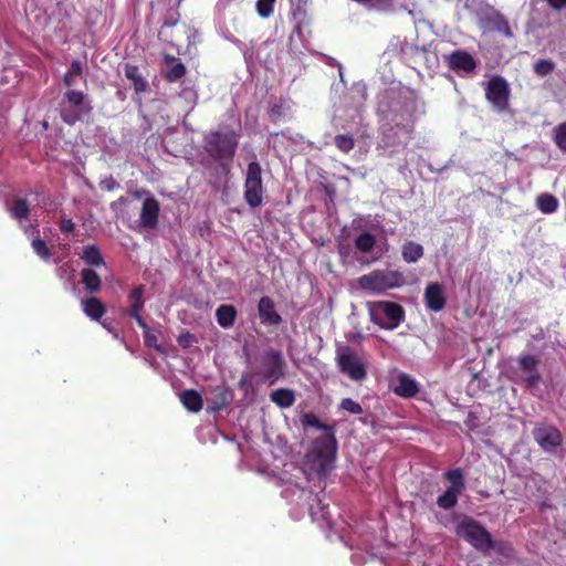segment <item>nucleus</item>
<instances>
[{"label": "nucleus", "mask_w": 566, "mask_h": 566, "mask_svg": "<svg viewBox=\"0 0 566 566\" xmlns=\"http://www.w3.org/2000/svg\"><path fill=\"white\" fill-rule=\"evenodd\" d=\"M334 144L338 150L344 154H348L355 147V139L349 134H337L334 137Z\"/></svg>", "instance_id": "e433bc0d"}, {"label": "nucleus", "mask_w": 566, "mask_h": 566, "mask_svg": "<svg viewBox=\"0 0 566 566\" xmlns=\"http://www.w3.org/2000/svg\"><path fill=\"white\" fill-rule=\"evenodd\" d=\"M415 132V122L411 118V115L408 118H403L402 116L395 115L391 119V123L387 124L382 128V138L387 146H399L402 143L398 138V134L402 133L408 138Z\"/></svg>", "instance_id": "9b49d317"}, {"label": "nucleus", "mask_w": 566, "mask_h": 566, "mask_svg": "<svg viewBox=\"0 0 566 566\" xmlns=\"http://www.w3.org/2000/svg\"><path fill=\"white\" fill-rule=\"evenodd\" d=\"M187 73L186 65L179 60L164 74V78L169 83H175L182 78Z\"/></svg>", "instance_id": "f704fd0d"}, {"label": "nucleus", "mask_w": 566, "mask_h": 566, "mask_svg": "<svg viewBox=\"0 0 566 566\" xmlns=\"http://www.w3.org/2000/svg\"><path fill=\"white\" fill-rule=\"evenodd\" d=\"M81 259L88 265L98 266V265L105 264L104 258H103L99 249L94 244L85 245L83 248Z\"/></svg>", "instance_id": "bb28decb"}, {"label": "nucleus", "mask_w": 566, "mask_h": 566, "mask_svg": "<svg viewBox=\"0 0 566 566\" xmlns=\"http://www.w3.org/2000/svg\"><path fill=\"white\" fill-rule=\"evenodd\" d=\"M232 400V394L224 387H218L214 391V397L210 402V410L219 412L229 407Z\"/></svg>", "instance_id": "393cba45"}, {"label": "nucleus", "mask_w": 566, "mask_h": 566, "mask_svg": "<svg viewBox=\"0 0 566 566\" xmlns=\"http://www.w3.org/2000/svg\"><path fill=\"white\" fill-rule=\"evenodd\" d=\"M424 302L429 310L439 312L446 306V296L440 283H430L424 290Z\"/></svg>", "instance_id": "dca6fc26"}, {"label": "nucleus", "mask_w": 566, "mask_h": 566, "mask_svg": "<svg viewBox=\"0 0 566 566\" xmlns=\"http://www.w3.org/2000/svg\"><path fill=\"white\" fill-rule=\"evenodd\" d=\"M518 368L523 373L522 381L527 388L536 387L542 380L538 371L539 360L531 354H522L518 357Z\"/></svg>", "instance_id": "ddd939ff"}, {"label": "nucleus", "mask_w": 566, "mask_h": 566, "mask_svg": "<svg viewBox=\"0 0 566 566\" xmlns=\"http://www.w3.org/2000/svg\"><path fill=\"white\" fill-rule=\"evenodd\" d=\"M405 282L403 275L398 271H373L358 279L363 290L382 293L389 289L400 287Z\"/></svg>", "instance_id": "39448f33"}, {"label": "nucleus", "mask_w": 566, "mask_h": 566, "mask_svg": "<svg viewBox=\"0 0 566 566\" xmlns=\"http://www.w3.org/2000/svg\"><path fill=\"white\" fill-rule=\"evenodd\" d=\"M159 202L154 198H146L140 211V224L147 229H154L158 223Z\"/></svg>", "instance_id": "f3484780"}, {"label": "nucleus", "mask_w": 566, "mask_h": 566, "mask_svg": "<svg viewBox=\"0 0 566 566\" xmlns=\"http://www.w3.org/2000/svg\"><path fill=\"white\" fill-rule=\"evenodd\" d=\"M203 143L205 150L214 160H232L238 148L237 134L232 129L211 130L203 137Z\"/></svg>", "instance_id": "f03ea898"}, {"label": "nucleus", "mask_w": 566, "mask_h": 566, "mask_svg": "<svg viewBox=\"0 0 566 566\" xmlns=\"http://www.w3.org/2000/svg\"><path fill=\"white\" fill-rule=\"evenodd\" d=\"M536 206L543 213L549 214L558 209V200L551 193H542L536 199Z\"/></svg>", "instance_id": "c85d7f7f"}, {"label": "nucleus", "mask_w": 566, "mask_h": 566, "mask_svg": "<svg viewBox=\"0 0 566 566\" xmlns=\"http://www.w3.org/2000/svg\"><path fill=\"white\" fill-rule=\"evenodd\" d=\"M403 318L405 311L398 303L381 301L375 305L373 319L384 328H395Z\"/></svg>", "instance_id": "1a4fd4ad"}, {"label": "nucleus", "mask_w": 566, "mask_h": 566, "mask_svg": "<svg viewBox=\"0 0 566 566\" xmlns=\"http://www.w3.org/2000/svg\"><path fill=\"white\" fill-rule=\"evenodd\" d=\"M555 69V64L552 60L539 59L534 63V72L538 76H547Z\"/></svg>", "instance_id": "4c0bfd02"}, {"label": "nucleus", "mask_w": 566, "mask_h": 566, "mask_svg": "<svg viewBox=\"0 0 566 566\" xmlns=\"http://www.w3.org/2000/svg\"><path fill=\"white\" fill-rule=\"evenodd\" d=\"M10 214L12 218L22 221L30 214V203L24 198H17L10 208Z\"/></svg>", "instance_id": "7c9ffc66"}, {"label": "nucleus", "mask_w": 566, "mask_h": 566, "mask_svg": "<svg viewBox=\"0 0 566 566\" xmlns=\"http://www.w3.org/2000/svg\"><path fill=\"white\" fill-rule=\"evenodd\" d=\"M443 476L451 483L449 489H453L454 491L461 493L465 489L464 476L461 469L457 468L448 470L444 472Z\"/></svg>", "instance_id": "2f4dec72"}, {"label": "nucleus", "mask_w": 566, "mask_h": 566, "mask_svg": "<svg viewBox=\"0 0 566 566\" xmlns=\"http://www.w3.org/2000/svg\"><path fill=\"white\" fill-rule=\"evenodd\" d=\"M337 439L335 431L325 432L323 436L313 440L312 455L316 471L321 476H326L334 468L337 453Z\"/></svg>", "instance_id": "f257e3e1"}, {"label": "nucleus", "mask_w": 566, "mask_h": 566, "mask_svg": "<svg viewBox=\"0 0 566 566\" xmlns=\"http://www.w3.org/2000/svg\"><path fill=\"white\" fill-rule=\"evenodd\" d=\"M59 228L63 234L73 233L75 231V223L71 218L62 216L59 222Z\"/></svg>", "instance_id": "c03bdc74"}, {"label": "nucleus", "mask_w": 566, "mask_h": 566, "mask_svg": "<svg viewBox=\"0 0 566 566\" xmlns=\"http://www.w3.org/2000/svg\"><path fill=\"white\" fill-rule=\"evenodd\" d=\"M64 84L69 87V90L76 84V77L70 73H65L63 77Z\"/></svg>", "instance_id": "8fccbe9b"}, {"label": "nucleus", "mask_w": 566, "mask_h": 566, "mask_svg": "<svg viewBox=\"0 0 566 566\" xmlns=\"http://www.w3.org/2000/svg\"><path fill=\"white\" fill-rule=\"evenodd\" d=\"M455 534L468 542L476 551L484 555L488 554V544L491 543L492 535L474 518L464 516L457 524Z\"/></svg>", "instance_id": "20e7f679"}, {"label": "nucleus", "mask_w": 566, "mask_h": 566, "mask_svg": "<svg viewBox=\"0 0 566 566\" xmlns=\"http://www.w3.org/2000/svg\"><path fill=\"white\" fill-rule=\"evenodd\" d=\"M237 314V308L231 304H222L216 310L217 322L223 328H230L233 326Z\"/></svg>", "instance_id": "b1692460"}, {"label": "nucleus", "mask_w": 566, "mask_h": 566, "mask_svg": "<svg viewBox=\"0 0 566 566\" xmlns=\"http://www.w3.org/2000/svg\"><path fill=\"white\" fill-rule=\"evenodd\" d=\"M423 255L422 245L408 241L402 247V258L408 263H415Z\"/></svg>", "instance_id": "cd10ccee"}, {"label": "nucleus", "mask_w": 566, "mask_h": 566, "mask_svg": "<svg viewBox=\"0 0 566 566\" xmlns=\"http://www.w3.org/2000/svg\"><path fill=\"white\" fill-rule=\"evenodd\" d=\"M177 342H178L179 346H181L182 348H188L195 342H197V339H196L195 335L187 332L185 334H181L178 337Z\"/></svg>", "instance_id": "a18cd8bd"}, {"label": "nucleus", "mask_w": 566, "mask_h": 566, "mask_svg": "<svg viewBox=\"0 0 566 566\" xmlns=\"http://www.w3.org/2000/svg\"><path fill=\"white\" fill-rule=\"evenodd\" d=\"M81 304L84 314L92 321L101 322L107 311L106 305L95 296L83 300Z\"/></svg>", "instance_id": "6ab92c4d"}, {"label": "nucleus", "mask_w": 566, "mask_h": 566, "mask_svg": "<svg viewBox=\"0 0 566 566\" xmlns=\"http://www.w3.org/2000/svg\"><path fill=\"white\" fill-rule=\"evenodd\" d=\"M125 76L133 83V87L136 94L146 92L148 83L145 77L140 74L139 67L134 64H125L124 67Z\"/></svg>", "instance_id": "412c9836"}, {"label": "nucleus", "mask_w": 566, "mask_h": 566, "mask_svg": "<svg viewBox=\"0 0 566 566\" xmlns=\"http://www.w3.org/2000/svg\"><path fill=\"white\" fill-rule=\"evenodd\" d=\"M375 237L369 232L360 233L355 240V247L363 253H369L375 245Z\"/></svg>", "instance_id": "c9c22d12"}, {"label": "nucleus", "mask_w": 566, "mask_h": 566, "mask_svg": "<svg viewBox=\"0 0 566 566\" xmlns=\"http://www.w3.org/2000/svg\"><path fill=\"white\" fill-rule=\"evenodd\" d=\"M534 440L544 451H554L563 443V436L560 431L547 424H537L532 431Z\"/></svg>", "instance_id": "f8f14e48"}, {"label": "nucleus", "mask_w": 566, "mask_h": 566, "mask_svg": "<svg viewBox=\"0 0 566 566\" xmlns=\"http://www.w3.org/2000/svg\"><path fill=\"white\" fill-rule=\"evenodd\" d=\"M262 168L258 161L248 164L244 180V200L251 208H258L263 201Z\"/></svg>", "instance_id": "0eeeda50"}, {"label": "nucleus", "mask_w": 566, "mask_h": 566, "mask_svg": "<svg viewBox=\"0 0 566 566\" xmlns=\"http://www.w3.org/2000/svg\"><path fill=\"white\" fill-rule=\"evenodd\" d=\"M163 60H164V63H165L166 65H172V64H175L177 61H179V59H178V57H176V56H174V55H170V54H165Z\"/></svg>", "instance_id": "3c124183"}, {"label": "nucleus", "mask_w": 566, "mask_h": 566, "mask_svg": "<svg viewBox=\"0 0 566 566\" xmlns=\"http://www.w3.org/2000/svg\"><path fill=\"white\" fill-rule=\"evenodd\" d=\"M270 398L280 408H289L295 402L294 391L289 388H279L273 390Z\"/></svg>", "instance_id": "a878e982"}, {"label": "nucleus", "mask_w": 566, "mask_h": 566, "mask_svg": "<svg viewBox=\"0 0 566 566\" xmlns=\"http://www.w3.org/2000/svg\"><path fill=\"white\" fill-rule=\"evenodd\" d=\"M496 29L503 33H505L506 35H511V29H510V25H509V22L507 20L504 18V17H500L499 20H497V23H496Z\"/></svg>", "instance_id": "de8ad7c7"}, {"label": "nucleus", "mask_w": 566, "mask_h": 566, "mask_svg": "<svg viewBox=\"0 0 566 566\" xmlns=\"http://www.w3.org/2000/svg\"><path fill=\"white\" fill-rule=\"evenodd\" d=\"M144 293H145V286L138 285L135 286L128 294V301L130 303L128 314L130 317H133L139 327H146V322L140 316V311L144 308L145 301H144Z\"/></svg>", "instance_id": "2eb2a0df"}, {"label": "nucleus", "mask_w": 566, "mask_h": 566, "mask_svg": "<svg viewBox=\"0 0 566 566\" xmlns=\"http://www.w3.org/2000/svg\"><path fill=\"white\" fill-rule=\"evenodd\" d=\"M184 407L190 412H199L202 409L203 401L201 395L195 389H186L179 395Z\"/></svg>", "instance_id": "5701e85b"}, {"label": "nucleus", "mask_w": 566, "mask_h": 566, "mask_svg": "<svg viewBox=\"0 0 566 566\" xmlns=\"http://www.w3.org/2000/svg\"><path fill=\"white\" fill-rule=\"evenodd\" d=\"M303 427H313L324 432L335 431V424L323 423L313 412H305L301 416Z\"/></svg>", "instance_id": "c756f323"}, {"label": "nucleus", "mask_w": 566, "mask_h": 566, "mask_svg": "<svg viewBox=\"0 0 566 566\" xmlns=\"http://www.w3.org/2000/svg\"><path fill=\"white\" fill-rule=\"evenodd\" d=\"M556 146L564 153H566V122L560 123L555 128L554 137Z\"/></svg>", "instance_id": "a19ab883"}, {"label": "nucleus", "mask_w": 566, "mask_h": 566, "mask_svg": "<svg viewBox=\"0 0 566 566\" xmlns=\"http://www.w3.org/2000/svg\"><path fill=\"white\" fill-rule=\"evenodd\" d=\"M419 391L417 382L407 374H401L398 377L394 392L403 398H412Z\"/></svg>", "instance_id": "aec40b11"}, {"label": "nucleus", "mask_w": 566, "mask_h": 566, "mask_svg": "<svg viewBox=\"0 0 566 566\" xmlns=\"http://www.w3.org/2000/svg\"><path fill=\"white\" fill-rule=\"evenodd\" d=\"M494 549L499 555L510 559L514 556L513 546L505 541H495L491 537V543L488 544V553Z\"/></svg>", "instance_id": "72a5a7b5"}, {"label": "nucleus", "mask_w": 566, "mask_h": 566, "mask_svg": "<svg viewBox=\"0 0 566 566\" xmlns=\"http://www.w3.org/2000/svg\"><path fill=\"white\" fill-rule=\"evenodd\" d=\"M92 109L86 94L82 91L70 88L64 93L61 104V118L65 124L74 125L82 120L84 115H90Z\"/></svg>", "instance_id": "7ed1b4c3"}, {"label": "nucleus", "mask_w": 566, "mask_h": 566, "mask_svg": "<svg viewBox=\"0 0 566 566\" xmlns=\"http://www.w3.org/2000/svg\"><path fill=\"white\" fill-rule=\"evenodd\" d=\"M275 0H258L256 10L260 17L268 18L273 13Z\"/></svg>", "instance_id": "79ce46f5"}, {"label": "nucleus", "mask_w": 566, "mask_h": 566, "mask_svg": "<svg viewBox=\"0 0 566 566\" xmlns=\"http://www.w3.org/2000/svg\"><path fill=\"white\" fill-rule=\"evenodd\" d=\"M33 251L44 261H49L52 253L46 245V242L40 238H35L31 242Z\"/></svg>", "instance_id": "58836bf2"}, {"label": "nucleus", "mask_w": 566, "mask_h": 566, "mask_svg": "<svg viewBox=\"0 0 566 566\" xmlns=\"http://www.w3.org/2000/svg\"><path fill=\"white\" fill-rule=\"evenodd\" d=\"M81 282L84 286V290L87 293L95 294L98 293L102 289V280L99 275L91 268H84L81 271Z\"/></svg>", "instance_id": "4be33fe9"}, {"label": "nucleus", "mask_w": 566, "mask_h": 566, "mask_svg": "<svg viewBox=\"0 0 566 566\" xmlns=\"http://www.w3.org/2000/svg\"><path fill=\"white\" fill-rule=\"evenodd\" d=\"M510 95V86L504 77L495 75L488 81L485 98L492 104L495 111L502 113L509 108Z\"/></svg>", "instance_id": "6e6552de"}, {"label": "nucleus", "mask_w": 566, "mask_h": 566, "mask_svg": "<svg viewBox=\"0 0 566 566\" xmlns=\"http://www.w3.org/2000/svg\"><path fill=\"white\" fill-rule=\"evenodd\" d=\"M336 363L340 373L354 381H361L367 377L365 363L350 346H343L336 350Z\"/></svg>", "instance_id": "423d86ee"}, {"label": "nucleus", "mask_w": 566, "mask_h": 566, "mask_svg": "<svg viewBox=\"0 0 566 566\" xmlns=\"http://www.w3.org/2000/svg\"><path fill=\"white\" fill-rule=\"evenodd\" d=\"M339 407L343 410H345L352 415H361L363 413L361 406L358 402H356L355 400H353L352 398L342 399Z\"/></svg>", "instance_id": "37998d69"}, {"label": "nucleus", "mask_w": 566, "mask_h": 566, "mask_svg": "<svg viewBox=\"0 0 566 566\" xmlns=\"http://www.w3.org/2000/svg\"><path fill=\"white\" fill-rule=\"evenodd\" d=\"M259 317L262 324L276 326L281 324L282 317L275 310L274 301L269 296H262L258 303Z\"/></svg>", "instance_id": "4468645a"}, {"label": "nucleus", "mask_w": 566, "mask_h": 566, "mask_svg": "<svg viewBox=\"0 0 566 566\" xmlns=\"http://www.w3.org/2000/svg\"><path fill=\"white\" fill-rule=\"evenodd\" d=\"M262 376L273 385L284 376L285 360L279 349L269 348L261 357Z\"/></svg>", "instance_id": "9d476101"}, {"label": "nucleus", "mask_w": 566, "mask_h": 566, "mask_svg": "<svg viewBox=\"0 0 566 566\" xmlns=\"http://www.w3.org/2000/svg\"><path fill=\"white\" fill-rule=\"evenodd\" d=\"M67 73L74 75L75 77L77 76H82L83 74V63L78 60H74L72 61L69 70H67Z\"/></svg>", "instance_id": "49530a36"}, {"label": "nucleus", "mask_w": 566, "mask_h": 566, "mask_svg": "<svg viewBox=\"0 0 566 566\" xmlns=\"http://www.w3.org/2000/svg\"><path fill=\"white\" fill-rule=\"evenodd\" d=\"M272 112H273V113H274V112H275V113H279V109H276V107H274V108L272 109Z\"/></svg>", "instance_id": "5fc2aeb1"}, {"label": "nucleus", "mask_w": 566, "mask_h": 566, "mask_svg": "<svg viewBox=\"0 0 566 566\" xmlns=\"http://www.w3.org/2000/svg\"><path fill=\"white\" fill-rule=\"evenodd\" d=\"M461 492H457L453 489H447L443 494L437 499V505L443 510L453 509L458 503V497Z\"/></svg>", "instance_id": "473e14b6"}, {"label": "nucleus", "mask_w": 566, "mask_h": 566, "mask_svg": "<svg viewBox=\"0 0 566 566\" xmlns=\"http://www.w3.org/2000/svg\"><path fill=\"white\" fill-rule=\"evenodd\" d=\"M449 65L451 70L455 72L463 71L465 73H471L475 70L476 62L467 51L457 50L450 54Z\"/></svg>", "instance_id": "a211bd4d"}, {"label": "nucleus", "mask_w": 566, "mask_h": 566, "mask_svg": "<svg viewBox=\"0 0 566 566\" xmlns=\"http://www.w3.org/2000/svg\"><path fill=\"white\" fill-rule=\"evenodd\" d=\"M548 6L556 11L566 9V0H547Z\"/></svg>", "instance_id": "09e8293b"}, {"label": "nucleus", "mask_w": 566, "mask_h": 566, "mask_svg": "<svg viewBox=\"0 0 566 566\" xmlns=\"http://www.w3.org/2000/svg\"><path fill=\"white\" fill-rule=\"evenodd\" d=\"M144 331V344L146 347L155 348L157 352L163 353L164 346L158 344V338L155 334L151 333L149 326L146 324V327H142Z\"/></svg>", "instance_id": "ea45409f"}, {"label": "nucleus", "mask_w": 566, "mask_h": 566, "mask_svg": "<svg viewBox=\"0 0 566 566\" xmlns=\"http://www.w3.org/2000/svg\"><path fill=\"white\" fill-rule=\"evenodd\" d=\"M101 324H102V325H103V327H105L106 329L112 331V328H111L109 324H106V323H101Z\"/></svg>", "instance_id": "864d4df0"}, {"label": "nucleus", "mask_w": 566, "mask_h": 566, "mask_svg": "<svg viewBox=\"0 0 566 566\" xmlns=\"http://www.w3.org/2000/svg\"><path fill=\"white\" fill-rule=\"evenodd\" d=\"M248 378L245 376H243L240 380H239V388L242 389V390H247L248 389Z\"/></svg>", "instance_id": "603ef678"}]
</instances>
